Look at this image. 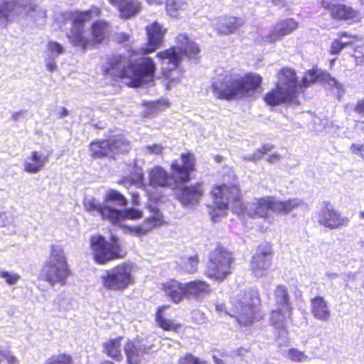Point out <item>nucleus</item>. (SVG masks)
<instances>
[{
  "mask_svg": "<svg viewBox=\"0 0 364 364\" xmlns=\"http://www.w3.org/2000/svg\"><path fill=\"white\" fill-rule=\"evenodd\" d=\"M363 48H364V45L363 46H358L357 48H355L354 54H353L355 58H361L364 57V53H361V54H360V50H359V49Z\"/></svg>",
  "mask_w": 364,
  "mask_h": 364,
  "instance_id": "nucleus-60",
  "label": "nucleus"
},
{
  "mask_svg": "<svg viewBox=\"0 0 364 364\" xmlns=\"http://www.w3.org/2000/svg\"><path fill=\"white\" fill-rule=\"evenodd\" d=\"M4 359L8 364H16L18 363L16 358L11 354L5 355Z\"/></svg>",
  "mask_w": 364,
  "mask_h": 364,
  "instance_id": "nucleus-56",
  "label": "nucleus"
},
{
  "mask_svg": "<svg viewBox=\"0 0 364 364\" xmlns=\"http://www.w3.org/2000/svg\"><path fill=\"white\" fill-rule=\"evenodd\" d=\"M210 196L213 203L208 205V213L213 221L224 216L230 206L236 213L243 212L245 208L238 183L214 184L210 191Z\"/></svg>",
  "mask_w": 364,
  "mask_h": 364,
  "instance_id": "nucleus-5",
  "label": "nucleus"
},
{
  "mask_svg": "<svg viewBox=\"0 0 364 364\" xmlns=\"http://www.w3.org/2000/svg\"><path fill=\"white\" fill-rule=\"evenodd\" d=\"M275 304L277 307L283 308L288 316L292 314V306L289 291L283 284L276 286L274 291Z\"/></svg>",
  "mask_w": 364,
  "mask_h": 364,
  "instance_id": "nucleus-33",
  "label": "nucleus"
},
{
  "mask_svg": "<svg viewBox=\"0 0 364 364\" xmlns=\"http://www.w3.org/2000/svg\"><path fill=\"white\" fill-rule=\"evenodd\" d=\"M178 364H207L206 362L195 357L191 353H186L181 356L178 361Z\"/></svg>",
  "mask_w": 364,
  "mask_h": 364,
  "instance_id": "nucleus-47",
  "label": "nucleus"
},
{
  "mask_svg": "<svg viewBox=\"0 0 364 364\" xmlns=\"http://www.w3.org/2000/svg\"><path fill=\"white\" fill-rule=\"evenodd\" d=\"M186 4V2L184 0H166L165 8L169 16L175 17Z\"/></svg>",
  "mask_w": 364,
  "mask_h": 364,
  "instance_id": "nucleus-40",
  "label": "nucleus"
},
{
  "mask_svg": "<svg viewBox=\"0 0 364 364\" xmlns=\"http://www.w3.org/2000/svg\"><path fill=\"white\" fill-rule=\"evenodd\" d=\"M123 337L119 336L116 338H109L102 344V352L112 360L120 362L123 360L122 353V341Z\"/></svg>",
  "mask_w": 364,
  "mask_h": 364,
  "instance_id": "nucleus-28",
  "label": "nucleus"
},
{
  "mask_svg": "<svg viewBox=\"0 0 364 364\" xmlns=\"http://www.w3.org/2000/svg\"><path fill=\"white\" fill-rule=\"evenodd\" d=\"M196 158L191 151L181 153L179 159H174L170 164L168 173L164 167L156 165L148 170V184L154 188H168L172 185L188 183L193 178L196 171Z\"/></svg>",
  "mask_w": 364,
  "mask_h": 364,
  "instance_id": "nucleus-3",
  "label": "nucleus"
},
{
  "mask_svg": "<svg viewBox=\"0 0 364 364\" xmlns=\"http://www.w3.org/2000/svg\"><path fill=\"white\" fill-rule=\"evenodd\" d=\"M186 284L187 299H202L209 296L212 291L210 285L203 280L196 279Z\"/></svg>",
  "mask_w": 364,
  "mask_h": 364,
  "instance_id": "nucleus-26",
  "label": "nucleus"
},
{
  "mask_svg": "<svg viewBox=\"0 0 364 364\" xmlns=\"http://www.w3.org/2000/svg\"><path fill=\"white\" fill-rule=\"evenodd\" d=\"M68 114V111L65 107H62L58 113L59 117L63 118Z\"/></svg>",
  "mask_w": 364,
  "mask_h": 364,
  "instance_id": "nucleus-62",
  "label": "nucleus"
},
{
  "mask_svg": "<svg viewBox=\"0 0 364 364\" xmlns=\"http://www.w3.org/2000/svg\"><path fill=\"white\" fill-rule=\"evenodd\" d=\"M262 77L255 73H247L239 78L231 75L212 82L210 88L218 100L227 101L252 95L262 88Z\"/></svg>",
  "mask_w": 364,
  "mask_h": 364,
  "instance_id": "nucleus-4",
  "label": "nucleus"
},
{
  "mask_svg": "<svg viewBox=\"0 0 364 364\" xmlns=\"http://www.w3.org/2000/svg\"><path fill=\"white\" fill-rule=\"evenodd\" d=\"M4 212H1L0 211V225L3 223H4Z\"/></svg>",
  "mask_w": 364,
  "mask_h": 364,
  "instance_id": "nucleus-64",
  "label": "nucleus"
},
{
  "mask_svg": "<svg viewBox=\"0 0 364 364\" xmlns=\"http://www.w3.org/2000/svg\"><path fill=\"white\" fill-rule=\"evenodd\" d=\"M0 277L4 279L9 285L15 284L20 279V275L14 272H9L6 270L0 271Z\"/></svg>",
  "mask_w": 364,
  "mask_h": 364,
  "instance_id": "nucleus-48",
  "label": "nucleus"
},
{
  "mask_svg": "<svg viewBox=\"0 0 364 364\" xmlns=\"http://www.w3.org/2000/svg\"><path fill=\"white\" fill-rule=\"evenodd\" d=\"M101 9L97 6H91L88 10L75 11L70 16V25L66 36L70 44L82 53L95 48L90 36L86 33L85 23L95 17H99Z\"/></svg>",
  "mask_w": 364,
  "mask_h": 364,
  "instance_id": "nucleus-7",
  "label": "nucleus"
},
{
  "mask_svg": "<svg viewBox=\"0 0 364 364\" xmlns=\"http://www.w3.org/2000/svg\"><path fill=\"white\" fill-rule=\"evenodd\" d=\"M147 41L144 46L139 48L138 53L147 55L154 52L157 48L163 46L164 36L167 32L157 21H154L145 28Z\"/></svg>",
  "mask_w": 364,
  "mask_h": 364,
  "instance_id": "nucleus-16",
  "label": "nucleus"
},
{
  "mask_svg": "<svg viewBox=\"0 0 364 364\" xmlns=\"http://www.w3.org/2000/svg\"><path fill=\"white\" fill-rule=\"evenodd\" d=\"M233 252L221 244L210 253L205 269V275L218 282H223L228 278L235 268Z\"/></svg>",
  "mask_w": 364,
  "mask_h": 364,
  "instance_id": "nucleus-10",
  "label": "nucleus"
},
{
  "mask_svg": "<svg viewBox=\"0 0 364 364\" xmlns=\"http://www.w3.org/2000/svg\"><path fill=\"white\" fill-rule=\"evenodd\" d=\"M188 263L191 267V272H195L197 269V265L199 262V258L197 255L191 256L188 258Z\"/></svg>",
  "mask_w": 364,
  "mask_h": 364,
  "instance_id": "nucleus-53",
  "label": "nucleus"
},
{
  "mask_svg": "<svg viewBox=\"0 0 364 364\" xmlns=\"http://www.w3.org/2000/svg\"><path fill=\"white\" fill-rule=\"evenodd\" d=\"M46 68L49 71H54L56 68V64L55 62L51 61L46 64Z\"/></svg>",
  "mask_w": 364,
  "mask_h": 364,
  "instance_id": "nucleus-61",
  "label": "nucleus"
},
{
  "mask_svg": "<svg viewBox=\"0 0 364 364\" xmlns=\"http://www.w3.org/2000/svg\"><path fill=\"white\" fill-rule=\"evenodd\" d=\"M146 149L149 152L156 154H162L164 150V147L158 144L147 146Z\"/></svg>",
  "mask_w": 364,
  "mask_h": 364,
  "instance_id": "nucleus-51",
  "label": "nucleus"
},
{
  "mask_svg": "<svg viewBox=\"0 0 364 364\" xmlns=\"http://www.w3.org/2000/svg\"><path fill=\"white\" fill-rule=\"evenodd\" d=\"M354 111L360 117H364V100L358 101L356 103ZM364 123V121L363 122Z\"/></svg>",
  "mask_w": 364,
  "mask_h": 364,
  "instance_id": "nucleus-52",
  "label": "nucleus"
},
{
  "mask_svg": "<svg viewBox=\"0 0 364 364\" xmlns=\"http://www.w3.org/2000/svg\"><path fill=\"white\" fill-rule=\"evenodd\" d=\"M182 185L176 193L177 200L186 206L197 204L205 193L203 182L196 181L191 185Z\"/></svg>",
  "mask_w": 364,
  "mask_h": 364,
  "instance_id": "nucleus-17",
  "label": "nucleus"
},
{
  "mask_svg": "<svg viewBox=\"0 0 364 364\" xmlns=\"http://www.w3.org/2000/svg\"><path fill=\"white\" fill-rule=\"evenodd\" d=\"M170 307L169 305H161L159 306L155 313V321L157 326L166 331H173L178 333L183 325L180 323H174L172 320L165 318L164 311Z\"/></svg>",
  "mask_w": 364,
  "mask_h": 364,
  "instance_id": "nucleus-29",
  "label": "nucleus"
},
{
  "mask_svg": "<svg viewBox=\"0 0 364 364\" xmlns=\"http://www.w3.org/2000/svg\"><path fill=\"white\" fill-rule=\"evenodd\" d=\"M159 60L172 66V70L176 69L182 62L181 53H179L176 46L161 50L156 53Z\"/></svg>",
  "mask_w": 364,
  "mask_h": 364,
  "instance_id": "nucleus-31",
  "label": "nucleus"
},
{
  "mask_svg": "<svg viewBox=\"0 0 364 364\" xmlns=\"http://www.w3.org/2000/svg\"><path fill=\"white\" fill-rule=\"evenodd\" d=\"M72 275L70 266L61 246L51 245L48 258L43 264L38 274V279L51 286L55 284H65Z\"/></svg>",
  "mask_w": 364,
  "mask_h": 364,
  "instance_id": "nucleus-6",
  "label": "nucleus"
},
{
  "mask_svg": "<svg viewBox=\"0 0 364 364\" xmlns=\"http://www.w3.org/2000/svg\"><path fill=\"white\" fill-rule=\"evenodd\" d=\"M25 113V111H18L15 112L11 114V119L14 121H18Z\"/></svg>",
  "mask_w": 364,
  "mask_h": 364,
  "instance_id": "nucleus-58",
  "label": "nucleus"
},
{
  "mask_svg": "<svg viewBox=\"0 0 364 364\" xmlns=\"http://www.w3.org/2000/svg\"><path fill=\"white\" fill-rule=\"evenodd\" d=\"M352 45L353 41L341 42L339 38L334 39L331 44L328 53L332 55H338L346 47Z\"/></svg>",
  "mask_w": 364,
  "mask_h": 364,
  "instance_id": "nucleus-43",
  "label": "nucleus"
},
{
  "mask_svg": "<svg viewBox=\"0 0 364 364\" xmlns=\"http://www.w3.org/2000/svg\"><path fill=\"white\" fill-rule=\"evenodd\" d=\"M109 3L117 9L119 16L124 19H130L139 14L142 9L139 0H108Z\"/></svg>",
  "mask_w": 364,
  "mask_h": 364,
  "instance_id": "nucleus-21",
  "label": "nucleus"
},
{
  "mask_svg": "<svg viewBox=\"0 0 364 364\" xmlns=\"http://www.w3.org/2000/svg\"><path fill=\"white\" fill-rule=\"evenodd\" d=\"M273 254L272 245L269 242H263L256 247L250 262V269L255 277L262 278L267 275L272 264Z\"/></svg>",
  "mask_w": 364,
  "mask_h": 364,
  "instance_id": "nucleus-13",
  "label": "nucleus"
},
{
  "mask_svg": "<svg viewBox=\"0 0 364 364\" xmlns=\"http://www.w3.org/2000/svg\"><path fill=\"white\" fill-rule=\"evenodd\" d=\"M143 180H144L143 172L141 170H138L134 173L133 176H130V177L124 176V177L122 178L121 179H119L117 182V183L119 184V185L125 184L127 183H142Z\"/></svg>",
  "mask_w": 364,
  "mask_h": 364,
  "instance_id": "nucleus-45",
  "label": "nucleus"
},
{
  "mask_svg": "<svg viewBox=\"0 0 364 364\" xmlns=\"http://www.w3.org/2000/svg\"><path fill=\"white\" fill-rule=\"evenodd\" d=\"M321 6L328 11L330 17L336 21H345L350 24L360 23L362 16L353 6L336 2V0H321Z\"/></svg>",
  "mask_w": 364,
  "mask_h": 364,
  "instance_id": "nucleus-14",
  "label": "nucleus"
},
{
  "mask_svg": "<svg viewBox=\"0 0 364 364\" xmlns=\"http://www.w3.org/2000/svg\"><path fill=\"white\" fill-rule=\"evenodd\" d=\"M11 12L16 7L22 9L27 14L35 12L37 10V5L33 0H11Z\"/></svg>",
  "mask_w": 364,
  "mask_h": 364,
  "instance_id": "nucleus-39",
  "label": "nucleus"
},
{
  "mask_svg": "<svg viewBox=\"0 0 364 364\" xmlns=\"http://www.w3.org/2000/svg\"><path fill=\"white\" fill-rule=\"evenodd\" d=\"M287 358L294 362H302L308 360V355L304 351L295 348H291L287 350Z\"/></svg>",
  "mask_w": 364,
  "mask_h": 364,
  "instance_id": "nucleus-44",
  "label": "nucleus"
},
{
  "mask_svg": "<svg viewBox=\"0 0 364 364\" xmlns=\"http://www.w3.org/2000/svg\"><path fill=\"white\" fill-rule=\"evenodd\" d=\"M161 289L173 304H179L187 299L186 284L176 279H169L161 283Z\"/></svg>",
  "mask_w": 364,
  "mask_h": 364,
  "instance_id": "nucleus-19",
  "label": "nucleus"
},
{
  "mask_svg": "<svg viewBox=\"0 0 364 364\" xmlns=\"http://www.w3.org/2000/svg\"><path fill=\"white\" fill-rule=\"evenodd\" d=\"M316 217L321 225L331 230L346 227L350 222L349 218L343 216L328 200L322 203V207L318 211Z\"/></svg>",
  "mask_w": 364,
  "mask_h": 364,
  "instance_id": "nucleus-15",
  "label": "nucleus"
},
{
  "mask_svg": "<svg viewBox=\"0 0 364 364\" xmlns=\"http://www.w3.org/2000/svg\"><path fill=\"white\" fill-rule=\"evenodd\" d=\"M149 210L152 213V215L146 218L143 223L148 228L149 232H151L154 228L162 225L164 221L163 214L159 208L150 207Z\"/></svg>",
  "mask_w": 364,
  "mask_h": 364,
  "instance_id": "nucleus-36",
  "label": "nucleus"
},
{
  "mask_svg": "<svg viewBox=\"0 0 364 364\" xmlns=\"http://www.w3.org/2000/svg\"><path fill=\"white\" fill-rule=\"evenodd\" d=\"M120 143L116 139H104L90 143V156L93 159L114 157L119 152Z\"/></svg>",
  "mask_w": 364,
  "mask_h": 364,
  "instance_id": "nucleus-18",
  "label": "nucleus"
},
{
  "mask_svg": "<svg viewBox=\"0 0 364 364\" xmlns=\"http://www.w3.org/2000/svg\"><path fill=\"white\" fill-rule=\"evenodd\" d=\"M44 364H73V358L66 353L53 355Z\"/></svg>",
  "mask_w": 364,
  "mask_h": 364,
  "instance_id": "nucleus-42",
  "label": "nucleus"
},
{
  "mask_svg": "<svg viewBox=\"0 0 364 364\" xmlns=\"http://www.w3.org/2000/svg\"><path fill=\"white\" fill-rule=\"evenodd\" d=\"M48 161V156H44L36 151H33L26 160L23 164V170L28 173H36L43 168Z\"/></svg>",
  "mask_w": 364,
  "mask_h": 364,
  "instance_id": "nucleus-30",
  "label": "nucleus"
},
{
  "mask_svg": "<svg viewBox=\"0 0 364 364\" xmlns=\"http://www.w3.org/2000/svg\"><path fill=\"white\" fill-rule=\"evenodd\" d=\"M280 156L277 153L269 154L267 158V161L270 163H274L277 161L279 159Z\"/></svg>",
  "mask_w": 364,
  "mask_h": 364,
  "instance_id": "nucleus-57",
  "label": "nucleus"
},
{
  "mask_svg": "<svg viewBox=\"0 0 364 364\" xmlns=\"http://www.w3.org/2000/svg\"><path fill=\"white\" fill-rule=\"evenodd\" d=\"M261 297L257 291H245L239 298L231 301L232 306L227 314L235 318L241 326H250L259 318Z\"/></svg>",
  "mask_w": 364,
  "mask_h": 364,
  "instance_id": "nucleus-8",
  "label": "nucleus"
},
{
  "mask_svg": "<svg viewBox=\"0 0 364 364\" xmlns=\"http://www.w3.org/2000/svg\"><path fill=\"white\" fill-rule=\"evenodd\" d=\"M48 50L56 55H60L63 53L64 48L58 42L50 41L48 43Z\"/></svg>",
  "mask_w": 364,
  "mask_h": 364,
  "instance_id": "nucleus-50",
  "label": "nucleus"
},
{
  "mask_svg": "<svg viewBox=\"0 0 364 364\" xmlns=\"http://www.w3.org/2000/svg\"><path fill=\"white\" fill-rule=\"evenodd\" d=\"M311 313L313 316L321 321H326L331 316V311L327 301L321 296H316L310 299Z\"/></svg>",
  "mask_w": 364,
  "mask_h": 364,
  "instance_id": "nucleus-27",
  "label": "nucleus"
},
{
  "mask_svg": "<svg viewBox=\"0 0 364 364\" xmlns=\"http://www.w3.org/2000/svg\"><path fill=\"white\" fill-rule=\"evenodd\" d=\"M102 288L106 291L122 292L136 282L133 265L119 263L107 269L100 277Z\"/></svg>",
  "mask_w": 364,
  "mask_h": 364,
  "instance_id": "nucleus-11",
  "label": "nucleus"
},
{
  "mask_svg": "<svg viewBox=\"0 0 364 364\" xmlns=\"http://www.w3.org/2000/svg\"><path fill=\"white\" fill-rule=\"evenodd\" d=\"M124 352L127 358V364H139L141 360L140 348L132 340L126 341L124 346Z\"/></svg>",
  "mask_w": 364,
  "mask_h": 364,
  "instance_id": "nucleus-34",
  "label": "nucleus"
},
{
  "mask_svg": "<svg viewBox=\"0 0 364 364\" xmlns=\"http://www.w3.org/2000/svg\"><path fill=\"white\" fill-rule=\"evenodd\" d=\"M272 149V146L263 145L261 148L257 149L255 151V154L257 157H261L262 155L266 154L268 151Z\"/></svg>",
  "mask_w": 364,
  "mask_h": 364,
  "instance_id": "nucleus-54",
  "label": "nucleus"
},
{
  "mask_svg": "<svg viewBox=\"0 0 364 364\" xmlns=\"http://www.w3.org/2000/svg\"><path fill=\"white\" fill-rule=\"evenodd\" d=\"M125 228L129 234L136 237H142L149 233L148 228L144 223L135 226H126Z\"/></svg>",
  "mask_w": 364,
  "mask_h": 364,
  "instance_id": "nucleus-46",
  "label": "nucleus"
},
{
  "mask_svg": "<svg viewBox=\"0 0 364 364\" xmlns=\"http://www.w3.org/2000/svg\"><path fill=\"white\" fill-rule=\"evenodd\" d=\"M103 201L105 205L112 204L120 207H125L128 203L126 197L119 191L113 188L107 190L103 196Z\"/></svg>",
  "mask_w": 364,
  "mask_h": 364,
  "instance_id": "nucleus-35",
  "label": "nucleus"
},
{
  "mask_svg": "<svg viewBox=\"0 0 364 364\" xmlns=\"http://www.w3.org/2000/svg\"><path fill=\"white\" fill-rule=\"evenodd\" d=\"M301 205V201L296 198L286 200H277L275 196H266L255 199L250 217L267 218L269 211L277 214L287 215Z\"/></svg>",
  "mask_w": 364,
  "mask_h": 364,
  "instance_id": "nucleus-12",
  "label": "nucleus"
},
{
  "mask_svg": "<svg viewBox=\"0 0 364 364\" xmlns=\"http://www.w3.org/2000/svg\"><path fill=\"white\" fill-rule=\"evenodd\" d=\"M149 5H159L161 4L160 0H145Z\"/></svg>",
  "mask_w": 364,
  "mask_h": 364,
  "instance_id": "nucleus-63",
  "label": "nucleus"
},
{
  "mask_svg": "<svg viewBox=\"0 0 364 364\" xmlns=\"http://www.w3.org/2000/svg\"><path fill=\"white\" fill-rule=\"evenodd\" d=\"M101 70L107 78L115 82L127 79L129 87H141L154 83L156 66L150 57H142L132 62L124 54L112 53L106 57Z\"/></svg>",
  "mask_w": 364,
  "mask_h": 364,
  "instance_id": "nucleus-1",
  "label": "nucleus"
},
{
  "mask_svg": "<svg viewBox=\"0 0 364 364\" xmlns=\"http://www.w3.org/2000/svg\"><path fill=\"white\" fill-rule=\"evenodd\" d=\"M274 87L263 95V100L270 107L281 105H299V88H306L315 83L318 75L315 70H309L299 82L296 71L289 67H282L277 74Z\"/></svg>",
  "mask_w": 364,
  "mask_h": 364,
  "instance_id": "nucleus-2",
  "label": "nucleus"
},
{
  "mask_svg": "<svg viewBox=\"0 0 364 364\" xmlns=\"http://www.w3.org/2000/svg\"><path fill=\"white\" fill-rule=\"evenodd\" d=\"M350 150L353 155L364 161V142L361 144L353 143L350 146Z\"/></svg>",
  "mask_w": 364,
  "mask_h": 364,
  "instance_id": "nucleus-49",
  "label": "nucleus"
},
{
  "mask_svg": "<svg viewBox=\"0 0 364 364\" xmlns=\"http://www.w3.org/2000/svg\"><path fill=\"white\" fill-rule=\"evenodd\" d=\"M176 48L183 57L188 60L196 59L200 53V48L196 43L190 39V38L184 33H180L176 38Z\"/></svg>",
  "mask_w": 364,
  "mask_h": 364,
  "instance_id": "nucleus-24",
  "label": "nucleus"
},
{
  "mask_svg": "<svg viewBox=\"0 0 364 364\" xmlns=\"http://www.w3.org/2000/svg\"><path fill=\"white\" fill-rule=\"evenodd\" d=\"M11 1L3 0L0 3V25L6 26L10 21L9 16L11 13Z\"/></svg>",
  "mask_w": 364,
  "mask_h": 364,
  "instance_id": "nucleus-41",
  "label": "nucleus"
},
{
  "mask_svg": "<svg viewBox=\"0 0 364 364\" xmlns=\"http://www.w3.org/2000/svg\"><path fill=\"white\" fill-rule=\"evenodd\" d=\"M132 196V203L133 205H139V195L137 193L132 192L131 193Z\"/></svg>",
  "mask_w": 364,
  "mask_h": 364,
  "instance_id": "nucleus-59",
  "label": "nucleus"
},
{
  "mask_svg": "<svg viewBox=\"0 0 364 364\" xmlns=\"http://www.w3.org/2000/svg\"><path fill=\"white\" fill-rule=\"evenodd\" d=\"M169 102L164 99L157 100L156 101L146 102L144 104L146 107V115H154L160 111L164 110L169 107Z\"/></svg>",
  "mask_w": 364,
  "mask_h": 364,
  "instance_id": "nucleus-37",
  "label": "nucleus"
},
{
  "mask_svg": "<svg viewBox=\"0 0 364 364\" xmlns=\"http://www.w3.org/2000/svg\"><path fill=\"white\" fill-rule=\"evenodd\" d=\"M110 32V23L105 20H95L91 23L90 36L95 48L108 41Z\"/></svg>",
  "mask_w": 364,
  "mask_h": 364,
  "instance_id": "nucleus-20",
  "label": "nucleus"
},
{
  "mask_svg": "<svg viewBox=\"0 0 364 364\" xmlns=\"http://www.w3.org/2000/svg\"><path fill=\"white\" fill-rule=\"evenodd\" d=\"M290 316L287 315L283 308L277 307V309L270 311L269 322L272 326L276 328H282L284 324L287 317Z\"/></svg>",
  "mask_w": 364,
  "mask_h": 364,
  "instance_id": "nucleus-38",
  "label": "nucleus"
},
{
  "mask_svg": "<svg viewBox=\"0 0 364 364\" xmlns=\"http://www.w3.org/2000/svg\"><path fill=\"white\" fill-rule=\"evenodd\" d=\"M242 24L243 21L240 18L226 15L217 19L215 29L220 36H228L237 32Z\"/></svg>",
  "mask_w": 364,
  "mask_h": 364,
  "instance_id": "nucleus-23",
  "label": "nucleus"
},
{
  "mask_svg": "<svg viewBox=\"0 0 364 364\" xmlns=\"http://www.w3.org/2000/svg\"><path fill=\"white\" fill-rule=\"evenodd\" d=\"M110 223L113 225H119L123 221L127 220H136L143 217L141 210L134 208H128L123 210L117 209L113 207Z\"/></svg>",
  "mask_w": 364,
  "mask_h": 364,
  "instance_id": "nucleus-25",
  "label": "nucleus"
},
{
  "mask_svg": "<svg viewBox=\"0 0 364 364\" xmlns=\"http://www.w3.org/2000/svg\"><path fill=\"white\" fill-rule=\"evenodd\" d=\"M90 247L93 260L100 265L122 259L126 255L119 238L115 235L107 240L102 235H92L90 237Z\"/></svg>",
  "mask_w": 364,
  "mask_h": 364,
  "instance_id": "nucleus-9",
  "label": "nucleus"
},
{
  "mask_svg": "<svg viewBox=\"0 0 364 364\" xmlns=\"http://www.w3.org/2000/svg\"><path fill=\"white\" fill-rule=\"evenodd\" d=\"M299 27V23L293 18H288L279 21L267 35V39L269 43H274L281 40L284 36L291 34Z\"/></svg>",
  "mask_w": 364,
  "mask_h": 364,
  "instance_id": "nucleus-22",
  "label": "nucleus"
},
{
  "mask_svg": "<svg viewBox=\"0 0 364 364\" xmlns=\"http://www.w3.org/2000/svg\"><path fill=\"white\" fill-rule=\"evenodd\" d=\"M83 205L86 211L94 213H98L102 220H108L110 223L112 208L107 205L99 203L94 198L90 199H85L83 201Z\"/></svg>",
  "mask_w": 364,
  "mask_h": 364,
  "instance_id": "nucleus-32",
  "label": "nucleus"
},
{
  "mask_svg": "<svg viewBox=\"0 0 364 364\" xmlns=\"http://www.w3.org/2000/svg\"><path fill=\"white\" fill-rule=\"evenodd\" d=\"M338 38H351L353 39V43L355 41H358V37L357 35H352L349 33H348L347 31H341L340 33H338Z\"/></svg>",
  "mask_w": 364,
  "mask_h": 364,
  "instance_id": "nucleus-55",
  "label": "nucleus"
}]
</instances>
